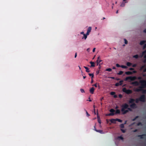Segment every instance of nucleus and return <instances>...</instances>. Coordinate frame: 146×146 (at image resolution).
Here are the masks:
<instances>
[{"label":"nucleus","mask_w":146,"mask_h":146,"mask_svg":"<svg viewBox=\"0 0 146 146\" xmlns=\"http://www.w3.org/2000/svg\"><path fill=\"white\" fill-rule=\"evenodd\" d=\"M95 49H96V48H94L93 49V50H92L93 52H94L95 51Z\"/></svg>","instance_id":"nucleus-55"},{"label":"nucleus","mask_w":146,"mask_h":146,"mask_svg":"<svg viewBox=\"0 0 146 146\" xmlns=\"http://www.w3.org/2000/svg\"><path fill=\"white\" fill-rule=\"evenodd\" d=\"M146 42V40H142L140 42V44L141 45H142L145 44Z\"/></svg>","instance_id":"nucleus-11"},{"label":"nucleus","mask_w":146,"mask_h":146,"mask_svg":"<svg viewBox=\"0 0 146 146\" xmlns=\"http://www.w3.org/2000/svg\"><path fill=\"white\" fill-rule=\"evenodd\" d=\"M132 64L130 62H127L126 63L127 65L128 66H130Z\"/></svg>","instance_id":"nucleus-18"},{"label":"nucleus","mask_w":146,"mask_h":146,"mask_svg":"<svg viewBox=\"0 0 146 146\" xmlns=\"http://www.w3.org/2000/svg\"><path fill=\"white\" fill-rule=\"evenodd\" d=\"M84 68L86 70V71L87 72H89L90 71L89 70V68L88 67L86 66H84Z\"/></svg>","instance_id":"nucleus-17"},{"label":"nucleus","mask_w":146,"mask_h":146,"mask_svg":"<svg viewBox=\"0 0 146 146\" xmlns=\"http://www.w3.org/2000/svg\"><path fill=\"white\" fill-rule=\"evenodd\" d=\"M95 90V89L93 87H92L90 90V91L91 94H93L94 93V91Z\"/></svg>","instance_id":"nucleus-9"},{"label":"nucleus","mask_w":146,"mask_h":146,"mask_svg":"<svg viewBox=\"0 0 146 146\" xmlns=\"http://www.w3.org/2000/svg\"><path fill=\"white\" fill-rule=\"evenodd\" d=\"M132 84L135 85V86H138L139 85V82L137 81H135L133 82Z\"/></svg>","instance_id":"nucleus-13"},{"label":"nucleus","mask_w":146,"mask_h":146,"mask_svg":"<svg viewBox=\"0 0 146 146\" xmlns=\"http://www.w3.org/2000/svg\"><path fill=\"white\" fill-rule=\"evenodd\" d=\"M117 97V96L116 95H114V98H116Z\"/></svg>","instance_id":"nucleus-54"},{"label":"nucleus","mask_w":146,"mask_h":146,"mask_svg":"<svg viewBox=\"0 0 146 146\" xmlns=\"http://www.w3.org/2000/svg\"><path fill=\"white\" fill-rule=\"evenodd\" d=\"M120 127L121 128H124V124H121L120 125Z\"/></svg>","instance_id":"nucleus-30"},{"label":"nucleus","mask_w":146,"mask_h":146,"mask_svg":"<svg viewBox=\"0 0 146 146\" xmlns=\"http://www.w3.org/2000/svg\"><path fill=\"white\" fill-rule=\"evenodd\" d=\"M137 65V64H134L132 65V66L133 68H135L136 67Z\"/></svg>","instance_id":"nucleus-44"},{"label":"nucleus","mask_w":146,"mask_h":146,"mask_svg":"<svg viewBox=\"0 0 146 146\" xmlns=\"http://www.w3.org/2000/svg\"><path fill=\"white\" fill-rule=\"evenodd\" d=\"M118 138L119 139H120L123 140V137H122L121 136H120L118 137Z\"/></svg>","instance_id":"nucleus-37"},{"label":"nucleus","mask_w":146,"mask_h":146,"mask_svg":"<svg viewBox=\"0 0 146 146\" xmlns=\"http://www.w3.org/2000/svg\"><path fill=\"white\" fill-rule=\"evenodd\" d=\"M123 73V72L122 71H120L119 72L117 73V74L119 75H122Z\"/></svg>","instance_id":"nucleus-23"},{"label":"nucleus","mask_w":146,"mask_h":146,"mask_svg":"<svg viewBox=\"0 0 146 146\" xmlns=\"http://www.w3.org/2000/svg\"><path fill=\"white\" fill-rule=\"evenodd\" d=\"M100 56H98V59L96 61L97 65H98L100 62L102 61V60H100Z\"/></svg>","instance_id":"nucleus-8"},{"label":"nucleus","mask_w":146,"mask_h":146,"mask_svg":"<svg viewBox=\"0 0 146 146\" xmlns=\"http://www.w3.org/2000/svg\"><path fill=\"white\" fill-rule=\"evenodd\" d=\"M80 91L82 93L85 92L84 90L83 89H80Z\"/></svg>","instance_id":"nucleus-38"},{"label":"nucleus","mask_w":146,"mask_h":146,"mask_svg":"<svg viewBox=\"0 0 146 146\" xmlns=\"http://www.w3.org/2000/svg\"><path fill=\"white\" fill-rule=\"evenodd\" d=\"M141 84L142 86H140L139 88H137L135 91L137 92H139L143 90L142 88L144 87H146V81L145 80H141L139 81Z\"/></svg>","instance_id":"nucleus-1"},{"label":"nucleus","mask_w":146,"mask_h":146,"mask_svg":"<svg viewBox=\"0 0 146 146\" xmlns=\"http://www.w3.org/2000/svg\"><path fill=\"white\" fill-rule=\"evenodd\" d=\"M90 64H91V65L90 66V67H94L95 66V63L92 62H90Z\"/></svg>","instance_id":"nucleus-14"},{"label":"nucleus","mask_w":146,"mask_h":146,"mask_svg":"<svg viewBox=\"0 0 146 146\" xmlns=\"http://www.w3.org/2000/svg\"><path fill=\"white\" fill-rule=\"evenodd\" d=\"M119 97L120 98H121L122 97V95L121 94H119Z\"/></svg>","instance_id":"nucleus-48"},{"label":"nucleus","mask_w":146,"mask_h":146,"mask_svg":"<svg viewBox=\"0 0 146 146\" xmlns=\"http://www.w3.org/2000/svg\"><path fill=\"white\" fill-rule=\"evenodd\" d=\"M127 110H128V111H132L131 109V108H129V107H128V108H127Z\"/></svg>","instance_id":"nucleus-45"},{"label":"nucleus","mask_w":146,"mask_h":146,"mask_svg":"<svg viewBox=\"0 0 146 146\" xmlns=\"http://www.w3.org/2000/svg\"><path fill=\"white\" fill-rule=\"evenodd\" d=\"M138 117H139V116H136L135 117V118H133V119L132 120V121H135L136 120V119H137L138 118Z\"/></svg>","instance_id":"nucleus-29"},{"label":"nucleus","mask_w":146,"mask_h":146,"mask_svg":"<svg viewBox=\"0 0 146 146\" xmlns=\"http://www.w3.org/2000/svg\"><path fill=\"white\" fill-rule=\"evenodd\" d=\"M95 131L101 134H103L104 133V132H103V131L102 130H99L96 129Z\"/></svg>","instance_id":"nucleus-12"},{"label":"nucleus","mask_w":146,"mask_h":146,"mask_svg":"<svg viewBox=\"0 0 146 146\" xmlns=\"http://www.w3.org/2000/svg\"><path fill=\"white\" fill-rule=\"evenodd\" d=\"M116 121H117L120 122H122V120L119 119H116Z\"/></svg>","instance_id":"nucleus-36"},{"label":"nucleus","mask_w":146,"mask_h":146,"mask_svg":"<svg viewBox=\"0 0 146 146\" xmlns=\"http://www.w3.org/2000/svg\"><path fill=\"white\" fill-rule=\"evenodd\" d=\"M122 91L127 94H129L132 93V91L131 90H127L125 88H124L122 89Z\"/></svg>","instance_id":"nucleus-4"},{"label":"nucleus","mask_w":146,"mask_h":146,"mask_svg":"<svg viewBox=\"0 0 146 146\" xmlns=\"http://www.w3.org/2000/svg\"><path fill=\"white\" fill-rule=\"evenodd\" d=\"M133 57L137 59V58H138L139 56H138V55L136 54V55H135L133 56Z\"/></svg>","instance_id":"nucleus-28"},{"label":"nucleus","mask_w":146,"mask_h":146,"mask_svg":"<svg viewBox=\"0 0 146 146\" xmlns=\"http://www.w3.org/2000/svg\"><path fill=\"white\" fill-rule=\"evenodd\" d=\"M137 126L142 125V123L141 122H139L138 123H137Z\"/></svg>","instance_id":"nucleus-35"},{"label":"nucleus","mask_w":146,"mask_h":146,"mask_svg":"<svg viewBox=\"0 0 146 146\" xmlns=\"http://www.w3.org/2000/svg\"><path fill=\"white\" fill-rule=\"evenodd\" d=\"M86 111V115H87L88 116H90V115L88 113V112L86 110H85Z\"/></svg>","instance_id":"nucleus-46"},{"label":"nucleus","mask_w":146,"mask_h":146,"mask_svg":"<svg viewBox=\"0 0 146 146\" xmlns=\"http://www.w3.org/2000/svg\"><path fill=\"white\" fill-rule=\"evenodd\" d=\"M136 79L135 76H128L126 77L125 80H130L131 81H134Z\"/></svg>","instance_id":"nucleus-6"},{"label":"nucleus","mask_w":146,"mask_h":146,"mask_svg":"<svg viewBox=\"0 0 146 146\" xmlns=\"http://www.w3.org/2000/svg\"><path fill=\"white\" fill-rule=\"evenodd\" d=\"M144 58H145V59H146V54L144 55Z\"/></svg>","instance_id":"nucleus-63"},{"label":"nucleus","mask_w":146,"mask_h":146,"mask_svg":"<svg viewBox=\"0 0 146 146\" xmlns=\"http://www.w3.org/2000/svg\"><path fill=\"white\" fill-rule=\"evenodd\" d=\"M101 68V66H100V64H99V69H100Z\"/></svg>","instance_id":"nucleus-61"},{"label":"nucleus","mask_w":146,"mask_h":146,"mask_svg":"<svg viewBox=\"0 0 146 146\" xmlns=\"http://www.w3.org/2000/svg\"><path fill=\"white\" fill-rule=\"evenodd\" d=\"M143 32L146 33V29L143 30Z\"/></svg>","instance_id":"nucleus-59"},{"label":"nucleus","mask_w":146,"mask_h":146,"mask_svg":"<svg viewBox=\"0 0 146 146\" xmlns=\"http://www.w3.org/2000/svg\"><path fill=\"white\" fill-rule=\"evenodd\" d=\"M90 76H91L92 79L94 77V75L93 74H90L89 73L88 74Z\"/></svg>","instance_id":"nucleus-22"},{"label":"nucleus","mask_w":146,"mask_h":146,"mask_svg":"<svg viewBox=\"0 0 146 146\" xmlns=\"http://www.w3.org/2000/svg\"><path fill=\"white\" fill-rule=\"evenodd\" d=\"M106 71H109V72H111L112 71V69L111 68H107V69L106 70Z\"/></svg>","instance_id":"nucleus-32"},{"label":"nucleus","mask_w":146,"mask_h":146,"mask_svg":"<svg viewBox=\"0 0 146 146\" xmlns=\"http://www.w3.org/2000/svg\"><path fill=\"white\" fill-rule=\"evenodd\" d=\"M88 35H87L86 34H84V36L82 38V39H83V38H84L85 40L86 39V38H87V36Z\"/></svg>","instance_id":"nucleus-21"},{"label":"nucleus","mask_w":146,"mask_h":146,"mask_svg":"<svg viewBox=\"0 0 146 146\" xmlns=\"http://www.w3.org/2000/svg\"><path fill=\"white\" fill-rule=\"evenodd\" d=\"M145 53H146V50L142 52V55L141 56V57H142L144 55Z\"/></svg>","instance_id":"nucleus-26"},{"label":"nucleus","mask_w":146,"mask_h":146,"mask_svg":"<svg viewBox=\"0 0 146 146\" xmlns=\"http://www.w3.org/2000/svg\"><path fill=\"white\" fill-rule=\"evenodd\" d=\"M143 47L144 48H146V44L144 45Z\"/></svg>","instance_id":"nucleus-53"},{"label":"nucleus","mask_w":146,"mask_h":146,"mask_svg":"<svg viewBox=\"0 0 146 146\" xmlns=\"http://www.w3.org/2000/svg\"><path fill=\"white\" fill-rule=\"evenodd\" d=\"M143 91V94H145L146 92V90H143L142 91Z\"/></svg>","instance_id":"nucleus-43"},{"label":"nucleus","mask_w":146,"mask_h":146,"mask_svg":"<svg viewBox=\"0 0 146 146\" xmlns=\"http://www.w3.org/2000/svg\"><path fill=\"white\" fill-rule=\"evenodd\" d=\"M125 73L127 75H131L132 74V72L131 71H128L126 72Z\"/></svg>","instance_id":"nucleus-16"},{"label":"nucleus","mask_w":146,"mask_h":146,"mask_svg":"<svg viewBox=\"0 0 146 146\" xmlns=\"http://www.w3.org/2000/svg\"><path fill=\"white\" fill-rule=\"evenodd\" d=\"M92 86H94L96 87H97V85L96 84H94V85H93Z\"/></svg>","instance_id":"nucleus-51"},{"label":"nucleus","mask_w":146,"mask_h":146,"mask_svg":"<svg viewBox=\"0 0 146 146\" xmlns=\"http://www.w3.org/2000/svg\"><path fill=\"white\" fill-rule=\"evenodd\" d=\"M97 118L98 119V122L99 123H101V120L100 119V118L99 117V116L98 115V113L97 112Z\"/></svg>","instance_id":"nucleus-15"},{"label":"nucleus","mask_w":146,"mask_h":146,"mask_svg":"<svg viewBox=\"0 0 146 146\" xmlns=\"http://www.w3.org/2000/svg\"><path fill=\"white\" fill-rule=\"evenodd\" d=\"M146 135L145 134H143V135H138V137H140V138L141 139H143L144 138L143 137V136H145Z\"/></svg>","instance_id":"nucleus-19"},{"label":"nucleus","mask_w":146,"mask_h":146,"mask_svg":"<svg viewBox=\"0 0 146 146\" xmlns=\"http://www.w3.org/2000/svg\"><path fill=\"white\" fill-rule=\"evenodd\" d=\"M139 99L140 101L143 102H145V95L144 94L141 95L139 98Z\"/></svg>","instance_id":"nucleus-5"},{"label":"nucleus","mask_w":146,"mask_h":146,"mask_svg":"<svg viewBox=\"0 0 146 146\" xmlns=\"http://www.w3.org/2000/svg\"><path fill=\"white\" fill-rule=\"evenodd\" d=\"M133 73H136L137 72L136 71L134 70L133 71Z\"/></svg>","instance_id":"nucleus-60"},{"label":"nucleus","mask_w":146,"mask_h":146,"mask_svg":"<svg viewBox=\"0 0 146 146\" xmlns=\"http://www.w3.org/2000/svg\"><path fill=\"white\" fill-rule=\"evenodd\" d=\"M114 114V113H110L109 114H106V115H107V116L113 115Z\"/></svg>","instance_id":"nucleus-25"},{"label":"nucleus","mask_w":146,"mask_h":146,"mask_svg":"<svg viewBox=\"0 0 146 146\" xmlns=\"http://www.w3.org/2000/svg\"><path fill=\"white\" fill-rule=\"evenodd\" d=\"M115 94V92H111L110 93V94L111 95H114Z\"/></svg>","instance_id":"nucleus-39"},{"label":"nucleus","mask_w":146,"mask_h":146,"mask_svg":"<svg viewBox=\"0 0 146 146\" xmlns=\"http://www.w3.org/2000/svg\"><path fill=\"white\" fill-rule=\"evenodd\" d=\"M140 101L139 98H137L135 100V102L136 103H138L139 102V101Z\"/></svg>","instance_id":"nucleus-34"},{"label":"nucleus","mask_w":146,"mask_h":146,"mask_svg":"<svg viewBox=\"0 0 146 146\" xmlns=\"http://www.w3.org/2000/svg\"><path fill=\"white\" fill-rule=\"evenodd\" d=\"M123 80L120 81L119 82V83L120 85H122L123 84Z\"/></svg>","instance_id":"nucleus-31"},{"label":"nucleus","mask_w":146,"mask_h":146,"mask_svg":"<svg viewBox=\"0 0 146 146\" xmlns=\"http://www.w3.org/2000/svg\"><path fill=\"white\" fill-rule=\"evenodd\" d=\"M138 79L139 80H140L141 79V77H138Z\"/></svg>","instance_id":"nucleus-62"},{"label":"nucleus","mask_w":146,"mask_h":146,"mask_svg":"<svg viewBox=\"0 0 146 146\" xmlns=\"http://www.w3.org/2000/svg\"><path fill=\"white\" fill-rule=\"evenodd\" d=\"M119 85H120L119 84V83H117L115 84V86H118Z\"/></svg>","instance_id":"nucleus-41"},{"label":"nucleus","mask_w":146,"mask_h":146,"mask_svg":"<svg viewBox=\"0 0 146 146\" xmlns=\"http://www.w3.org/2000/svg\"><path fill=\"white\" fill-rule=\"evenodd\" d=\"M137 129H135L133 131V132H137Z\"/></svg>","instance_id":"nucleus-58"},{"label":"nucleus","mask_w":146,"mask_h":146,"mask_svg":"<svg viewBox=\"0 0 146 146\" xmlns=\"http://www.w3.org/2000/svg\"><path fill=\"white\" fill-rule=\"evenodd\" d=\"M124 40L125 41V43L126 44H127L128 43V42L127 40L125 39H124Z\"/></svg>","instance_id":"nucleus-40"},{"label":"nucleus","mask_w":146,"mask_h":146,"mask_svg":"<svg viewBox=\"0 0 146 146\" xmlns=\"http://www.w3.org/2000/svg\"><path fill=\"white\" fill-rule=\"evenodd\" d=\"M121 130L123 133H125V130L123 129H121Z\"/></svg>","instance_id":"nucleus-42"},{"label":"nucleus","mask_w":146,"mask_h":146,"mask_svg":"<svg viewBox=\"0 0 146 146\" xmlns=\"http://www.w3.org/2000/svg\"><path fill=\"white\" fill-rule=\"evenodd\" d=\"M135 100L133 98H130L129 100V103L131 104L130 105V106L132 108L134 109L137 107L136 104L134 103Z\"/></svg>","instance_id":"nucleus-3"},{"label":"nucleus","mask_w":146,"mask_h":146,"mask_svg":"<svg viewBox=\"0 0 146 146\" xmlns=\"http://www.w3.org/2000/svg\"><path fill=\"white\" fill-rule=\"evenodd\" d=\"M94 130L95 131L96 129V124H95V125L94 126Z\"/></svg>","instance_id":"nucleus-52"},{"label":"nucleus","mask_w":146,"mask_h":146,"mask_svg":"<svg viewBox=\"0 0 146 146\" xmlns=\"http://www.w3.org/2000/svg\"><path fill=\"white\" fill-rule=\"evenodd\" d=\"M129 107V105L126 103H125L121 106V111L122 112V114H125L128 112V110H125V109H127Z\"/></svg>","instance_id":"nucleus-2"},{"label":"nucleus","mask_w":146,"mask_h":146,"mask_svg":"<svg viewBox=\"0 0 146 146\" xmlns=\"http://www.w3.org/2000/svg\"><path fill=\"white\" fill-rule=\"evenodd\" d=\"M116 121V119H110V121L111 123H115Z\"/></svg>","instance_id":"nucleus-10"},{"label":"nucleus","mask_w":146,"mask_h":146,"mask_svg":"<svg viewBox=\"0 0 146 146\" xmlns=\"http://www.w3.org/2000/svg\"><path fill=\"white\" fill-rule=\"evenodd\" d=\"M129 70H134V68H130L129 69Z\"/></svg>","instance_id":"nucleus-50"},{"label":"nucleus","mask_w":146,"mask_h":146,"mask_svg":"<svg viewBox=\"0 0 146 146\" xmlns=\"http://www.w3.org/2000/svg\"><path fill=\"white\" fill-rule=\"evenodd\" d=\"M77 56V53H76H76H75V54L74 57H75V58H76V57Z\"/></svg>","instance_id":"nucleus-56"},{"label":"nucleus","mask_w":146,"mask_h":146,"mask_svg":"<svg viewBox=\"0 0 146 146\" xmlns=\"http://www.w3.org/2000/svg\"><path fill=\"white\" fill-rule=\"evenodd\" d=\"M121 66H120L119 64H116V66L117 67H121Z\"/></svg>","instance_id":"nucleus-47"},{"label":"nucleus","mask_w":146,"mask_h":146,"mask_svg":"<svg viewBox=\"0 0 146 146\" xmlns=\"http://www.w3.org/2000/svg\"><path fill=\"white\" fill-rule=\"evenodd\" d=\"M92 29V28L90 27H89L86 33L87 35H89L90 33L91 32Z\"/></svg>","instance_id":"nucleus-7"},{"label":"nucleus","mask_w":146,"mask_h":146,"mask_svg":"<svg viewBox=\"0 0 146 146\" xmlns=\"http://www.w3.org/2000/svg\"><path fill=\"white\" fill-rule=\"evenodd\" d=\"M120 112V110H119L117 109L115 111V114H119Z\"/></svg>","instance_id":"nucleus-20"},{"label":"nucleus","mask_w":146,"mask_h":146,"mask_svg":"<svg viewBox=\"0 0 146 146\" xmlns=\"http://www.w3.org/2000/svg\"><path fill=\"white\" fill-rule=\"evenodd\" d=\"M145 65L143 66H142L140 68V70H142V69H143L144 68V67Z\"/></svg>","instance_id":"nucleus-49"},{"label":"nucleus","mask_w":146,"mask_h":146,"mask_svg":"<svg viewBox=\"0 0 146 146\" xmlns=\"http://www.w3.org/2000/svg\"><path fill=\"white\" fill-rule=\"evenodd\" d=\"M126 2H125V3L123 2L121 4L120 6L121 7H123L125 5V3H126Z\"/></svg>","instance_id":"nucleus-24"},{"label":"nucleus","mask_w":146,"mask_h":146,"mask_svg":"<svg viewBox=\"0 0 146 146\" xmlns=\"http://www.w3.org/2000/svg\"><path fill=\"white\" fill-rule=\"evenodd\" d=\"M81 34H83L84 35V32H81Z\"/></svg>","instance_id":"nucleus-64"},{"label":"nucleus","mask_w":146,"mask_h":146,"mask_svg":"<svg viewBox=\"0 0 146 146\" xmlns=\"http://www.w3.org/2000/svg\"><path fill=\"white\" fill-rule=\"evenodd\" d=\"M110 111L111 113H113L115 111V110L113 109H111L110 110Z\"/></svg>","instance_id":"nucleus-27"},{"label":"nucleus","mask_w":146,"mask_h":146,"mask_svg":"<svg viewBox=\"0 0 146 146\" xmlns=\"http://www.w3.org/2000/svg\"><path fill=\"white\" fill-rule=\"evenodd\" d=\"M121 67L123 68H127V66L124 65H121Z\"/></svg>","instance_id":"nucleus-33"},{"label":"nucleus","mask_w":146,"mask_h":146,"mask_svg":"<svg viewBox=\"0 0 146 146\" xmlns=\"http://www.w3.org/2000/svg\"><path fill=\"white\" fill-rule=\"evenodd\" d=\"M143 72H146V68L143 70Z\"/></svg>","instance_id":"nucleus-57"}]
</instances>
